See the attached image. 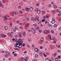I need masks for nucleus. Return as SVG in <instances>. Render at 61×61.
I'll list each match as a JSON object with an SVG mask.
<instances>
[{"label": "nucleus", "instance_id": "obj_45", "mask_svg": "<svg viewBox=\"0 0 61 61\" xmlns=\"http://www.w3.org/2000/svg\"><path fill=\"white\" fill-rule=\"evenodd\" d=\"M52 39L53 40H54V37H52Z\"/></svg>", "mask_w": 61, "mask_h": 61}, {"label": "nucleus", "instance_id": "obj_33", "mask_svg": "<svg viewBox=\"0 0 61 61\" xmlns=\"http://www.w3.org/2000/svg\"><path fill=\"white\" fill-rule=\"evenodd\" d=\"M0 35H1V37H2V36H3L4 35V34H0Z\"/></svg>", "mask_w": 61, "mask_h": 61}, {"label": "nucleus", "instance_id": "obj_8", "mask_svg": "<svg viewBox=\"0 0 61 61\" xmlns=\"http://www.w3.org/2000/svg\"><path fill=\"white\" fill-rule=\"evenodd\" d=\"M40 12V11L39 10L37 11V14H39Z\"/></svg>", "mask_w": 61, "mask_h": 61}, {"label": "nucleus", "instance_id": "obj_64", "mask_svg": "<svg viewBox=\"0 0 61 61\" xmlns=\"http://www.w3.org/2000/svg\"><path fill=\"white\" fill-rule=\"evenodd\" d=\"M27 26H28L27 25V24H25V27Z\"/></svg>", "mask_w": 61, "mask_h": 61}, {"label": "nucleus", "instance_id": "obj_10", "mask_svg": "<svg viewBox=\"0 0 61 61\" xmlns=\"http://www.w3.org/2000/svg\"><path fill=\"white\" fill-rule=\"evenodd\" d=\"M4 29H5V30H7V29H8L7 27L6 26H5L4 27Z\"/></svg>", "mask_w": 61, "mask_h": 61}, {"label": "nucleus", "instance_id": "obj_20", "mask_svg": "<svg viewBox=\"0 0 61 61\" xmlns=\"http://www.w3.org/2000/svg\"><path fill=\"white\" fill-rule=\"evenodd\" d=\"M45 60L46 61H49V59L48 58H46L45 59Z\"/></svg>", "mask_w": 61, "mask_h": 61}, {"label": "nucleus", "instance_id": "obj_23", "mask_svg": "<svg viewBox=\"0 0 61 61\" xmlns=\"http://www.w3.org/2000/svg\"><path fill=\"white\" fill-rule=\"evenodd\" d=\"M31 31H33L34 30V29L33 28H32L31 29Z\"/></svg>", "mask_w": 61, "mask_h": 61}, {"label": "nucleus", "instance_id": "obj_1", "mask_svg": "<svg viewBox=\"0 0 61 61\" xmlns=\"http://www.w3.org/2000/svg\"><path fill=\"white\" fill-rule=\"evenodd\" d=\"M22 40L21 39H19L18 40V41L16 43V44L15 45V47H18L19 48H21L22 46Z\"/></svg>", "mask_w": 61, "mask_h": 61}, {"label": "nucleus", "instance_id": "obj_13", "mask_svg": "<svg viewBox=\"0 0 61 61\" xmlns=\"http://www.w3.org/2000/svg\"><path fill=\"white\" fill-rule=\"evenodd\" d=\"M38 9L37 8H36L35 9V11H36V12L38 11Z\"/></svg>", "mask_w": 61, "mask_h": 61}, {"label": "nucleus", "instance_id": "obj_16", "mask_svg": "<svg viewBox=\"0 0 61 61\" xmlns=\"http://www.w3.org/2000/svg\"><path fill=\"white\" fill-rule=\"evenodd\" d=\"M55 60L56 61H57L58 60V58H55Z\"/></svg>", "mask_w": 61, "mask_h": 61}, {"label": "nucleus", "instance_id": "obj_37", "mask_svg": "<svg viewBox=\"0 0 61 61\" xmlns=\"http://www.w3.org/2000/svg\"><path fill=\"white\" fill-rule=\"evenodd\" d=\"M36 20H38V19H39V18H38V17H36Z\"/></svg>", "mask_w": 61, "mask_h": 61}, {"label": "nucleus", "instance_id": "obj_25", "mask_svg": "<svg viewBox=\"0 0 61 61\" xmlns=\"http://www.w3.org/2000/svg\"><path fill=\"white\" fill-rule=\"evenodd\" d=\"M38 57V55H36L35 56V58H37Z\"/></svg>", "mask_w": 61, "mask_h": 61}, {"label": "nucleus", "instance_id": "obj_34", "mask_svg": "<svg viewBox=\"0 0 61 61\" xmlns=\"http://www.w3.org/2000/svg\"><path fill=\"white\" fill-rule=\"evenodd\" d=\"M16 30L15 28L14 29L13 31L14 32H15V31H16Z\"/></svg>", "mask_w": 61, "mask_h": 61}, {"label": "nucleus", "instance_id": "obj_24", "mask_svg": "<svg viewBox=\"0 0 61 61\" xmlns=\"http://www.w3.org/2000/svg\"><path fill=\"white\" fill-rule=\"evenodd\" d=\"M31 20H34V18L32 17L31 18Z\"/></svg>", "mask_w": 61, "mask_h": 61}, {"label": "nucleus", "instance_id": "obj_31", "mask_svg": "<svg viewBox=\"0 0 61 61\" xmlns=\"http://www.w3.org/2000/svg\"><path fill=\"white\" fill-rule=\"evenodd\" d=\"M5 57H7V58L8 57V56H7V55H5Z\"/></svg>", "mask_w": 61, "mask_h": 61}, {"label": "nucleus", "instance_id": "obj_52", "mask_svg": "<svg viewBox=\"0 0 61 61\" xmlns=\"http://www.w3.org/2000/svg\"><path fill=\"white\" fill-rule=\"evenodd\" d=\"M57 55V54L56 53H55V54H54V55L55 56H56V55Z\"/></svg>", "mask_w": 61, "mask_h": 61}, {"label": "nucleus", "instance_id": "obj_30", "mask_svg": "<svg viewBox=\"0 0 61 61\" xmlns=\"http://www.w3.org/2000/svg\"><path fill=\"white\" fill-rule=\"evenodd\" d=\"M14 56H17V54H16V53H15L14 54Z\"/></svg>", "mask_w": 61, "mask_h": 61}, {"label": "nucleus", "instance_id": "obj_62", "mask_svg": "<svg viewBox=\"0 0 61 61\" xmlns=\"http://www.w3.org/2000/svg\"><path fill=\"white\" fill-rule=\"evenodd\" d=\"M12 54H15V51H13L12 52Z\"/></svg>", "mask_w": 61, "mask_h": 61}, {"label": "nucleus", "instance_id": "obj_54", "mask_svg": "<svg viewBox=\"0 0 61 61\" xmlns=\"http://www.w3.org/2000/svg\"><path fill=\"white\" fill-rule=\"evenodd\" d=\"M60 45H59L58 47V48H60Z\"/></svg>", "mask_w": 61, "mask_h": 61}, {"label": "nucleus", "instance_id": "obj_19", "mask_svg": "<svg viewBox=\"0 0 61 61\" xmlns=\"http://www.w3.org/2000/svg\"><path fill=\"white\" fill-rule=\"evenodd\" d=\"M33 26H35V27H36V26H37V25L36 24H33Z\"/></svg>", "mask_w": 61, "mask_h": 61}, {"label": "nucleus", "instance_id": "obj_36", "mask_svg": "<svg viewBox=\"0 0 61 61\" xmlns=\"http://www.w3.org/2000/svg\"><path fill=\"white\" fill-rule=\"evenodd\" d=\"M12 23H10V26L11 27H12Z\"/></svg>", "mask_w": 61, "mask_h": 61}, {"label": "nucleus", "instance_id": "obj_55", "mask_svg": "<svg viewBox=\"0 0 61 61\" xmlns=\"http://www.w3.org/2000/svg\"><path fill=\"white\" fill-rule=\"evenodd\" d=\"M39 27H37L36 28V29H39Z\"/></svg>", "mask_w": 61, "mask_h": 61}, {"label": "nucleus", "instance_id": "obj_53", "mask_svg": "<svg viewBox=\"0 0 61 61\" xmlns=\"http://www.w3.org/2000/svg\"><path fill=\"white\" fill-rule=\"evenodd\" d=\"M25 46V44L23 43V46Z\"/></svg>", "mask_w": 61, "mask_h": 61}, {"label": "nucleus", "instance_id": "obj_58", "mask_svg": "<svg viewBox=\"0 0 61 61\" xmlns=\"http://www.w3.org/2000/svg\"><path fill=\"white\" fill-rule=\"evenodd\" d=\"M46 16H44L43 17V18L44 19H45L46 18Z\"/></svg>", "mask_w": 61, "mask_h": 61}, {"label": "nucleus", "instance_id": "obj_38", "mask_svg": "<svg viewBox=\"0 0 61 61\" xmlns=\"http://www.w3.org/2000/svg\"><path fill=\"white\" fill-rule=\"evenodd\" d=\"M43 55L45 57H46V55L45 53L43 54Z\"/></svg>", "mask_w": 61, "mask_h": 61}, {"label": "nucleus", "instance_id": "obj_22", "mask_svg": "<svg viewBox=\"0 0 61 61\" xmlns=\"http://www.w3.org/2000/svg\"><path fill=\"white\" fill-rule=\"evenodd\" d=\"M1 3L2 2H1L0 1V6H2V4Z\"/></svg>", "mask_w": 61, "mask_h": 61}, {"label": "nucleus", "instance_id": "obj_14", "mask_svg": "<svg viewBox=\"0 0 61 61\" xmlns=\"http://www.w3.org/2000/svg\"><path fill=\"white\" fill-rule=\"evenodd\" d=\"M26 11H29V9L28 8H26Z\"/></svg>", "mask_w": 61, "mask_h": 61}, {"label": "nucleus", "instance_id": "obj_27", "mask_svg": "<svg viewBox=\"0 0 61 61\" xmlns=\"http://www.w3.org/2000/svg\"><path fill=\"white\" fill-rule=\"evenodd\" d=\"M48 26L49 27L51 26V27H52V25H50V24H49L48 25Z\"/></svg>", "mask_w": 61, "mask_h": 61}, {"label": "nucleus", "instance_id": "obj_50", "mask_svg": "<svg viewBox=\"0 0 61 61\" xmlns=\"http://www.w3.org/2000/svg\"><path fill=\"white\" fill-rule=\"evenodd\" d=\"M23 35H25V32H24L23 33Z\"/></svg>", "mask_w": 61, "mask_h": 61}, {"label": "nucleus", "instance_id": "obj_63", "mask_svg": "<svg viewBox=\"0 0 61 61\" xmlns=\"http://www.w3.org/2000/svg\"><path fill=\"white\" fill-rule=\"evenodd\" d=\"M20 29H23V28H22V26H20Z\"/></svg>", "mask_w": 61, "mask_h": 61}, {"label": "nucleus", "instance_id": "obj_39", "mask_svg": "<svg viewBox=\"0 0 61 61\" xmlns=\"http://www.w3.org/2000/svg\"><path fill=\"white\" fill-rule=\"evenodd\" d=\"M47 33H50V30H47Z\"/></svg>", "mask_w": 61, "mask_h": 61}, {"label": "nucleus", "instance_id": "obj_15", "mask_svg": "<svg viewBox=\"0 0 61 61\" xmlns=\"http://www.w3.org/2000/svg\"><path fill=\"white\" fill-rule=\"evenodd\" d=\"M44 38L43 37H42L41 38V40L42 41H43L44 40Z\"/></svg>", "mask_w": 61, "mask_h": 61}, {"label": "nucleus", "instance_id": "obj_46", "mask_svg": "<svg viewBox=\"0 0 61 61\" xmlns=\"http://www.w3.org/2000/svg\"><path fill=\"white\" fill-rule=\"evenodd\" d=\"M21 6H19L18 7V8H19V9H20V8H21Z\"/></svg>", "mask_w": 61, "mask_h": 61}, {"label": "nucleus", "instance_id": "obj_51", "mask_svg": "<svg viewBox=\"0 0 61 61\" xmlns=\"http://www.w3.org/2000/svg\"><path fill=\"white\" fill-rule=\"evenodd\" d=\"M12 14H15V12L14 11H13L12 12Z\"/></svg>", "mask_w": 61, "mask_h": 61}, {"label": "nucleus", "instance_id": "obj_61", "mask_svg": "<svg viewBox=\"0 0 61 61\" xmlns=\"http://www.w3.org/2000/svg\"><path fill=\"white\" fill-rule=\"evenodd\" d=\"M16 40H17V39H15V42H16L17 41Z\"/></svg>", "mask_w": 61, "mask_h": 61}, {"label": "nucleus", "instance_id": "obj_28", "mask_svg": "<svg viewBox=\"0 0 61 61\" xmlns=\"http://www.w3.org/2000/svg\"><path fill=\"white\" fill-rule=\"evenodd\" d=\"M54 8L56 9L57 8V6L56 5H55L54 6Z\"/></svg>", "mask_w": 61, "mask_h": 61}, {"label": "nucleus", "instance_id": "obj_11", "mask_svg": "<svg viewBox=\"0 0 61 61\" xmlns=\"http://www.w3.org/2000/svg\"><path fill=\"white\" fill-rule=\"evenodd\" d=\"M30 11H32L33 9V7H31L30 8Z\"/></svg>", "mask_w": 61, "mask_h": 61}, {"label": "nucleus", "instance_id": "obj_7", "mask_svg": "<svg viewBox=\"0 0 61 61\" xmlns=\"http://www.w3.org/2000/svg\"><path fill=\"white\" fill-rule=\"evenodd\" d=\"M44 34H46L47 33V31L46 30H44Z\"/></svg>", "mask_w": 61, "mask_h": 61}, {"label": "nucleus", "instance_id": "obj_57", "mask_svg": "<svg viewBox=\"0 0 61 61\" xmlns=\"http://www.w3.org/2000/svg\"><path fill=\"white\" fill-rule=\"evenodd\" d=\"M46 18H49V17L48 16H46Z\"/></svg>", "mask_w": 61, "mask_h": 61}, {"label": "nucleus", "instance_id": "obj_6", "mask_svg": "<svg viewBox=\"0 0 61 61\" xmlns=\"http://www.w3.org/2000/svg\"><path fill=\"white\" fill-rule=\"evenodd\" d=\"M19 37L20 38H21V37H22V35H21V33H19Z\"/></svg>", "mask_w": 61, "mask_h": 61}, {"label": "nucleus", "instance_id": "obj_3", "mask_svg": "<svg viewBox=\"0 0 61 61\" xmlns=\"http://www.w3.org/2000/svg\"><path fill=\"white\" fill-rule=\"evenodd\" d=\"M35 50L36 52H39V50L37 48H36L35 49Z\"/></svg>", "mask_w": 61, "mask_h": 61}, {"label": "nucleus", "instance_id": "obj_9", "mask_svg": "<svg viewBox=\"0 0 61 61\" xmlns=\"http://www.w3.org/2000/svg\"><path fill=\"white\" fill-rule=\"evenodd\" d=\"M13 34H14V33H13V32H11L10 33V36H13Z\"/></svg>", "mask_w": 61, "mask_h": 61}, {"label": "nucleus", "instance_id": "obj_4", "mask_svg": "<svg viewBox=\"0 0 61 61\" xmlns=\"http://www.w3.org/2000/svg\"><path fill=\"white\" fill-rule=\"evenodd\" d=\"M5 53L6 55H9V52L8 51H5Z\"/></svg>", "mask_w": 61, "mask_h": 61}, {"label": "nucleus", "instance_id": "obj_17", "mask_svg": "<svg viewBox=\"0 0 61 61\" xmlns=\"http://www.w3.org/2000/svg\"><path fill=\"white\" fill-rule=\"evenodd\" d=\"M53 26L54 27H56V24H54L53 25Z\"/></svg>", "mask_w": 61, "mask_h": 61}, {"label": "nucleus", "instance_id": "obj_60", "mask_svg": "<svg viewBox=\"0 0 61 61\" xmlns=\"http://www.w3.org/2000/svg\"><path fill=\"white\" fill-rule=\"evenodd\" d=\"M40 49H43V47L42 46L40 47Z\"/></svg>", "mask_w": 61, "mask_h": 61}, {"label": "nucleus", "instance_id": "obj_59", "mask_svg": "<svg viewBox=\"0 0 61 61\" xmlns=\"http://www.w3.org/2000/svg\"><path fill=\"white\" fill-rule=\"evenodd\" d=\"M36 5L37 6H39V4L38 3H37L36 4Z\"/></svg>", "mask_w": 61, "mask_h": 61}, {"label": "nucleus", "instance_id": "obj_48", "mask_svg": "<svg viewBox=\"0 0 61 61\" xmlns=\"http://www.w3.org/2000/svg\"><path fill=\"white\" fill-rule=\"evenodd\" d=\"M42 22H44V21H45V19H44L43 20H42Z\"/></svg>", "mask_w": 61, "mask_h": 61}, {"label": "nucleus", "instance_id": "obj_29", "mask_svg": "<svg viewBox=\"0 0 61 61\" xmlns=\"http://www.w3.org/2000/svg\"><path fill=\"white\" fill-rule=\"evenodd\" d=\"M17 11H15V15H17Z\"/></svg>", "mask_w": 61, "mask_h": 61}, {"label": "nucleus", "instance_id": "obj_41", "mask_svg": "<svg viewBox=\"0 0 61 61\" xmlns=\"http://www.w3.org/2000/svg\"><path fill=\"white\" fill-rule=\"evenodd\" d=\"M58 57L59 59H60V56H58Z\"/></svg>", "mask_w": 61, "mask_h": 61}, {"label": "nucleus", "instance_id": "obj_5", "mask_svg": "<svg viewBox=\"0 0 61 61\" xmlns=\"http://www.w3.org/2000/svg\"><path fill=\"white\" fill-rule=\"evenodd\" d=\"M6 15L4 16H3V18H4V19L5 20H6Z\"/></svg>", "mask_w": 61, "mask_h": 61}, {"label": "nucleus", "instance_id": "obj_44", "mask_svg": "<svg viewBox=\"0 0 61 61\" xmlns=\"http://www.w3.org/2000/svg\"><path fill=\"white\" fill-rule=\"evenodd\" d=\"M15 37H18V36L16 35H15Z\"/></svg>", "mask_w": 61, "mask_h": 61}, {"label": "nucleus", "instance_id": "obj_43", "mask_svg": "<svg viewBox=\"0 0 61 61\" xmlns=\"http://www.w3.org/2000/svg\"><path fill=\"white\" fill-rule=\"evenodd\" d=\"M21 59L22 60V61H24V58L23 57H21Z\"/></svg>", "mask_w": 61, "mask_h": 61}, {"label": "nucleus", "instance_id": "obj_21", "mask_svg": "<svg viewBox=\"0 0 61 61\" xmlns=\"http://www.w3.org/2000/svg\"><path fill=\"white\" fill-rule=\"evenodd\" d=\"M2 36L3 37V38H5V37H6V35H4Z\"/></svg>", "mask_w": 61, "mask_h": 61}, {"label": "nucleus", "instance_id": "obj_26", "mask_svg": "<svg viewBox=\"0 0 61 61\" xmlns=\"http://www.w3.org/2000/svg\"><path fill=\"white\" fill-rule=\"evenodd\" d=\"M38 31L39 33H41V32H42V31H41V30H39Z\"/></svg>", "mask_w": 61, "mask_h": 61}, {"label": "nucleus", "instance_id": "obj_35", "mask_svg": "<svg viewBox=\"0 0 61 61\" xmlns=\"http://www.w3.org/2000/svg\"><path fill=\"white\" fill-rule=\"evenodd\" d=\"M51 33H52V34H53V33H54V30H51Z\"/></svg>", "mask_w": 61, "mask_h": 61}, {"label": "nucleus", "instance_id": "obj_2", "mask_svg": "<svg viewBox=\"0 0 61 61\" xmlns=\"http://www.w3.org/2000/svg\"><path fill=\"white\" fill-rule=\"evenodd\" d=\"M52 21L51 23L52 24H54L55 23V19L54 17L52 18Z\"/></svg>", "mask_w": 61, "mask_h": 61}, {"label": "nucleus", "instance_id": "obj_49", "mask_svg": "<svg viewBox=\"0 0 61 61\" xmlns=\"http://www.w3.org/2000/svg\"><path fill=\"white\" fill-rule=\"evenodd\" d=\"M26 19V20H27V21H28V20H29V18H27Z\"/></svg>", "mask_w": 61, "mask_h": 61}, {"label": "nucleus", "instance_id": "obj_12", "mask_svg": "<svg viewBox=\"0 0 61 61\" xmlns=\"http://www.w3.org/2000/svg\"><path fill=\"white\" fill-rule=\"evenodd\" d=\"M39 54L40 56H41V55H42V52H39Z\"/></svg>", "mask_w": 61, "mask_h": 61}, {"label": "nucleus", "instance_id": "obj_40", "mask_svg": "<svg viewBox=\"0 0 61 61\" xmlns=\"http://www.w3.org/2000/svg\"><path fill=\"white\" fill-rule=\"evenodd\" d=\"M28 41L29 42H30L31 41V40H30V39L29 38L28 39Z\"/></svg>", "mask_w": 61, "mask_h": 61}, {"label": "nucleus", "instance_id": "obj_47", "mask_svg": "<svg viewBox=\"0 0 61 61\" xmlns=\"http://www.w3.org/2000/svg\"><path fill=\"white\" fill-rule=\"evenodd\" d=\"M3 3V4H5V1H4L3 0H2V1Z\"/></svg>", "mask_w": 61, "mask_h": 61}, {"label": "nucleus", "instance_id": "obj_18", "mask_svg": "<svg viewBox=\"0 0 61 61\" xmlns=\"http://www.w3.org/2000/svg\"><path fill=\"white\" fill-rule=\"evenodd\" d=\"M28 60V59H27V58L26 57L25 58V61H27Z\"/></svg>", "mask_w": 61, "mask_h": 61}, {"label": "nucleus", "instance_id": "obj_32", "mask_svg": "<svg viewBox=\"0 0 61 61\" xmlns=\"http://www.w3.org/2000/svg\"><path fill=\"white\" fill-rule=\"evenodd\" d=\"M42 13H43V14H45V13H46V12L45 11H43L42 12Z\"/></svg>", "mask_w": 61, "mask_h": 61}, {"label": "nucleus", "instance_id": "obj_42", "mask_svg": "<svg viewBox=\"0 0 61 61\" xmlns=\"http://www.w3.org/2000/svg\"><path fill=\"white\" fill-rule=\"evenodd\" d=\"M51 4H50L49 5V7H51Z\"/></svg>", "mask_w": 61, "mask_h": 61}, {"label": "nucleus", "instance_id": "obj_56", "mask_svg": "<svg viewBox=\"0 0 61 61\" xmlns=\"http://www.w3.org/2000/svg\"><path fill=\"white\" fill-rule=\"evenodd\" d=\"M54 12V10H51V12H52V13H53Z\"/></svg>", "mask_w": 61, "mask_h": 61}]
</instances>
